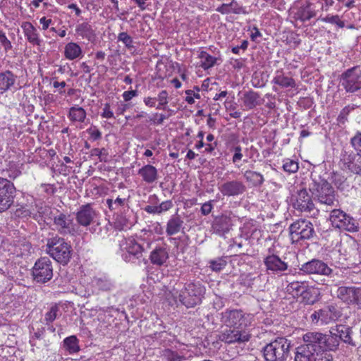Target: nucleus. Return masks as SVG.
I'll return each instance as SVG.
<instances>
[{
  "instance_id": "nucleus-1",
  "label": "nucleus",
  "mask_w": 361,
  "mask_h": 361,
  "mask_svg": "<svg viewBox=\"0 0 361 361\" xmlns=\"http://www.w3.org/2000/svg\"><path fill=\"white\" fill-rule=\"evenodd\" d=\"M314 200L327 206H334L338 202L336 192L331 184L322 176L312 175L309 185Z\"/></svg>"
},
{
  "instance_id": "nucleus-2",
  "label": "nucleus",
  "mask_w": 361,
  "mask_h": 361,
  "mask_svg": "<svg viewBox=\"0 0 361 361\" xmlns=\"http://www.w3.org/2000/svg\"><path fill=\"white\" fill-rule=\"evenodd\" d=\"M45 251L58 263L66 265L72 257L73 249L63 238L56 235L47 238Z\"/></svg>"
},
{
  "instance_id": "nucleus-3",
  "label": "nucleus",
  "mask_w": 361,
  "mask_h": 361,
  "mask_svg": "<svg viewBox=\"0 0 361 361\" xmlns=\"http://www.w3.org/2000/svg\"><path fill=\"white\" fill-rule=\"evenodd\" d=\"M290 342L278 337L267 344L262 350L266 361H286L290 357Z\"/></svg>"
},
{
  "instance_id": "nucleus-4",
  "label": "nucleus",
  "mask_w": 361,
  "mask_h": 361,
  "mask_svg": "<svg viewBox=\"0 0 361 361\" xmlns=\"http://www.w3.org/2000/svg\"><path fill=\"white\" fill-rule=\"evenodd\" d=\"M255 316L241 310H226L221 314V322L227 327L246 329L252 325Z\"/></svg>"
},
{
  "instance_id": "nucleus-5",
  "label": "nucleus",
  "mask_w": 361,
  "mask_h": 361,
  "mask_svg": "<svg viewBox=\"0 0 361 361\" xmlns=\"http://www.w3.org/2000/svg\"><path fill=\"white\" fill-rule=\"evenodd\" d=\"M43 213L46 215L45 219L49 221L55 229L61 234H70L72 233L73 219L70 214H64L56 209L45 207Z\"/></svg>"
},
{
  "instance_id": "nucleus-6",
  "label": "nucleus",
  "mask_w": 361,
  "mask_h": 361,
  "mask_svg": "<svg viewBox=\"0 0 361 361\" xmlns=\"http://www.w3.org/2000/svg\"><path fill=\"white\" fill-rule=\"evenodd\" d=\"M205 293V288L200 283L186 284L178 295V300L186 307H192L199 305Z\"/></svg>"
},
{
  "instance_id": "nucleus-7",
  "label": "nucleus",
  "mask_w": 361,
  "mask_h": 361,
  "mask_svg": "<svg viewBox=\"0 0 361 361\" xmlns=\"http://www.w3.org/2000/svg\"><path fill=\"white\" fill-rule=\"evenodd\" d=\"M126 247L124 250L126 253L123 255V259L127 262L135 263L136 260H140L142 257V253L147 251L151 247L152 242L144 239L135 240L129 238L125 240Z\"/></svg>"
},
{
  "instance_id": "nucleus-8",
  "label": "nucleus",
  "mask_w": 361,
  "mask_h": 361,
  "mask_svg": "<svg viewBox=\"0 0 361 361\" xmlns=\"http://www.w3.org/2000/svg\"><path fill=\"white\" fill-rule=\"evenodd\" d=\"M290 235L293 241L312 240L317 236L313 224L305 219H300L289 227Z\"/></svg>"
},
{
  "instance_id": "nucleus-9",
  "label": "nucleus",
  "mask_w": 361,
  "mask_h": 361,
  "mask_svg": "<svg viewBox=\"0 0 361 361\" xmlns=\"http://www.w3.org/2000/svg\"><path fill=\"white\" fill-rule=\"evenodd\" d=\"M329 220L334 228L352 233L358 231L359 224L357 220L341 209H333Z\"/></svg>"
},
{
  "instance_id": "nucleus-10",
  "label": "nucleus",
  "mask_w": 361,
  "mask_h": 361,
  "mask_svg": "<svg viewBox=\"0 0 361 361\" xmlns=\"http://www.w3.org/2000/svg\"><path fill=\"white\" fill-rule=\"evenodd\" d=\"M340 82L347 92L354 93L361 90V67L356 66L345 71L341 75Z\"/></svg>"
},
{
  "instance_id": "nucleus-11",
  "label": "nucleus",
  "mask_w": 361,
  "mask_h": 361,
  "mask_svg": "<svg viewBox=\"0 0 361 361\" xmlns=\"http://www.w3.org/2000/svg\"><path fill=\"white\" fill-rule=\"evenodd\" d=\"M33 279L41 283H47L53 277L51 261L47 257L38 259L32 269Z\"/></svg>"
},
{
  "instance_id": "nucleus-12",
  "label": "nucleus",
  "mask_w": 361,
  "mask_h": 361,
  "mask_svg": "<svg viewBox=\"0 0 361 361\" xmlns=\"http://www.w3.org/2000/svg\"><path fill=\"white\" fill-rule=\"evenodd\" d=\"M16 188L6 178L0 177V212L8 210L13 204Z\"/></svg>"
},
{
  "instance_id": "nucleus-13",
  "label": "nucleus",
  "mask_w": 361,
  "mask_h": 361,
  "mask_svg": "<svg viewBox=\"0 0 361 361\" xmlns=\"http://www.w3.org/2000/svg\"><path fill=\"white\" fill-rule=\"evenodd\" d=\"M251 334L246 329L229 327L219 334V339L226 344H242L250 341Z\"/></svg>"
},
{
  "instance_id": "nucleus-14",
  "label": "nucleus",
  "mask_w": 361,
  "mask_h": 361,
  "mask_svg": "<svg viewBox=\"0 0 361 361\" xmlns=\"http://www.w3.org/2000/svg\"><path fill=\"white\" fill-rule=\"evenodd\" d=\"M312 194L310 195L305 188L298 190L292 197L293 206L301 212L311 213L315 209Z\"/></svg>"
},
{
  "instance_id": "nucleus-15",
  "label": "nucleus",
  "mask_w": 361,
  "mask_h": 361,
  "mask_svg": "<svg viewBox=\"0 0 361 361\" xmlns=\"http://www.w3.org/2000/svg\"><path fill=\"white\" fill-rule=\"evenodd\" d=\"M300 270L306 274L331 276L333 269L326 263L319 259H312L301 265Z\"/></svg>"
},
{
  "instance_id": "nucleus-16",
  "label": "nucleus",
  "mask_w": 361,
  "mask_h": 361,
  "mask_svg": "<svg viewBox=\"0 0 361 361\" xmlns=\"http://www.w3.org/2000/svg\"><path fill=\"white\" fill-rule=\"evenodd\" d=\"M96 216L97 213L92 205L87 204L80 207L75 214V219L80 226L87 227L94 221Z\"/></svg>"
},
{
  "instance_id": "nucleus-17",
  "label": "nucleus",
  "mask_w": 361,
  "mask_h": 361,
  "mask_svg": "<svg viewBox=\"0 0 361 361\" xmlns=\"http://www.w3.org/2000/svg\"><path fill=\"white\" fill-rule=\"evenodd\" d=\"M219 190L224 196H238L245 192L246 186L242 181L233 180L221 184Z\"/></svg>"
},
{
  "instance_id": "nucleus-18",
  "label": "nucleus",
  "mask_w": 361,
  "mask_h": 361,
  "mask_svg": "<svg viewBox=\"0 0 361 361\" xmlns=\"http://www.w3.org/2000/svg\"><path fill=\"white\" fill-rule=\"evenodd\" d=\"M305 347H310L312 351L321 352L325 350L324 334L320 332H307L303 336Z\"/></svg>"
},
{
  "instance_id": "nucleus-19",
  "label": "nucleus",
  "mask_w": 361,
  "mask_h": 361,
  "mask_svg": "<svg viewBox=\"0 0 361 361\" xmlns=\"http://www.w3.org/2000/svg\"><path fill=\"white\" fill-rule=\"evenodd\" d=\"M264 263L267 271L275 274H283L288 270V265L286 262L274 254H270L264 259Z\"/></svg>"
},
{
  "instance_id": "nucleus-20",
  "label": "nucleus",
  "mask_w": 361,
  "mask_h": 361,
  "mask_svg": "<svg viewBox=\"0 0 361 361\" xmlns=\"http://www.w3.org/2000/svg\"><path fill=\"white\" fill-rule=\"evenodd\" d=\"M232 225L233 224L231 217L227 215L222 214L214 219L212 225V228L214 233L219 235H224L230 231Z\"/></svg>"
},
{
  "instance_id": "nucleus-21",
  "label": "nucleus",
  "mask_w": 361,
  "mask_h": 361,
  "mask_svg": "<svg viewBox=\"0 0 361 361\" xmlns=\"http://www.w3.org/2000/svg\"><path fill=\"white\" fill-rule=\"evenodd\" d=\"M317 12L313 4L307 0L300 3L298 10L295 13V18L302 22H305L316 16Z\"/></svg>"
},
{
  "instance_id": "nucleus-22",
  "label": "nucleus",
  "mask_w": 361,
  "mask_h": 361,
  "mask_svg": "<svg viewBox=\"0 0 361 361\" xmlns=\"http://www.w3.org/2000/svg\"><path fill=\"white\" fill-rule=\"evenodd\" d=\"M319 325L329 324L341 317V312L334 305H328L318 310Z\"/></svg>"
},
{
  "instance_id": "nucleus-23",
  "label": "nucleus",
  "mask_w": 361,
  "mask_h": 361,
  "mask_svg": "<svg viewBox=\"0 0 361 361\" xmlns=\"http://www.w3.org/2000/svg\"><path fill=\"white\" fill-rule=\"evenodd\" d=\"M169 259V252L164 247H156L150 253L149 259L153 265L162 266Z\"/></svg>"
},
{
  "instance_id": "nucleus-24",
  "label": "nucleus",
  "mask_w": 361,
  "mask_h": 361,
  "mask_svg": "<svg viewBox=\"0 0 361 361\" xmlns=\"http://www.w3.org/2000/svg\"><path fill=\"white\" fill-rule=\"evenodd\" d=\"M344 166L355 174L361 173V156L359 154L345 155L343 159Z\"/></svg>"
},
{
  "instance_id": "nucleus-25",
  "label": "nucleus",
  "mask_w": 361,
  "mask_h": 361,
  "mask_svg": "<svg viewBox=\"0 0 361 361\" xmlns=\"http://www.w3.org/2000/svg\"><path fill=\"white\" fill-rule=\"evenodd\" d=\"M356 287L354 286H341L336 291V296L342 302L350 305L355 304Z\"/></svg>"
},
{
  "instance_id": "nucleus-26",
  "label": "nucleus",
  "mask_w": 361,
  "mask_h": 361,
  "mask_svg": "<svg viewBox=\"0 0 361 361\" xmlns=\"http://www.w3.org/2000/svg\"><path fill=\"white\" fill-rule=\"evenodd\" d=\"M17 76L10 71L0 73V94L11 90L16 82Z\"/></svg>"
},
{
  "instance_id": "nucleus-27",
  "label": "nucleus",
  "mask_w": 361,
  "mask_h": 361,
  "mask_svg": "<svg viewBox=\"0 0 361 361\" xmlns=\"http://www.w3.org/2000/svg\"><path fill=\"white\" fill-rule=\"evenodd\" d=\"M92 283L95 288L103 292H110L116 288L115 282L106 275L94 277Z\"/></svg>"
},
{
  "instance_id": "nucleus-28",
  "label": "nucleus",
  "mask_w": 361,
  "mask_h": 361,
  "mask_svg": "<svg viewBox=\"0 0 361 361\" xmlns=\"http://www.w3.org/2000/svg\"><path fill=\"white\" fill-rule=\"evenodd\" d=\"M335 331L338 334L339 341H342L352 347L357 345L356 342L352 338L353 330L351 327L339 324L336 326Z\"/></svg>"
},
{
  "instance_id": "nucleus-29",
  "label": "nucleus",
  "mask_w": 361,
  "mask_h": 361,
  "mask_svg": "<svg viewBox=\"0 0 361 361\" xmlns=\"http://www.w3.org/2000/svg\"><path fill=\"white\" fill-rule=\"evenodd\" d=\"M21 27L23 30L25 36L30 44L38 46L41 44L42 41L39 37L37 30L31 23L24 22Z\"/></svg>"
},
{
  "instance_id": "nucleus-30",
  "label": "nucleus",
  "mask_w": 361,
  "mask_h": 361,
  "mask_svg": "<svg viewBox=\"0 0 361 361\" xmlns=\"http://www.w3.org/2000/svg\"><path fill=\"white\" fill-rule=\"evenodd\" d=\"M138 174L147 183H152L158 178L157 169L152 165L147 164L138 171Z\"/></svg>"
},
{
  "instance_id": "nucleus-31",
  "label": "nucleus",
  "mask_w": 361,
  "mask_h": 361,
  "mask_svg": "<svg viewBox=\"0 0 361 361\" xmlns=\"http://www.w3.org/2000/svg\"><path fill=\"white\" fill-rule=\"evenodd\" d=\"M75 32L79 36L89 42H93L95 39V32L88 23H82L77 25Z\"/></svg>"
},
{
  "instance_id": "nucleus-32",
  "label": "nucleus",
  "mask_w": 361,
  "mask_h": 361,
  "mask_svg": "<svg viewBox=\"0 0 361 361\" xmlns=\"http://www.w3.org/2000/svg\"><path fill=\"white\" fill-rule=\"evenodd\" d=\"M317 352L312 351L310 347L301 345L298 348L295 361H315Z\"/></svg>"
},
{
  "instance_id": "nucleus-33",
  "label": "nucleus",
  "mask_w": 361,
  "mask_h": 361,
  "mask_svg": "<svg viewBox=\"0 0 361 361\" xmlns=\"http://www.w3.org/2000/svg\"><path fill=\"white\" fill-rule=\"evenodd\" d=\"M260 96L259 93L250 90L244 93L242 100L244 106L247 109H252L259 104V99Z\"/></svg>"
},
{
  "instance_id": "nucleus-34",
  "label": "nucleus",
  "mask_w": 361,
  "mask_h": 361,
  "mask_svg": "<svg viewBox=\"0 0 361 361\" xmlns=\"http://www.w3.org/2000/svg\"><path fill=\"white\" fill-rule=\"evenodd\" d=\"M183 224V221L178 215H173L168 221L166 224V232L167 235H173L178 233Z\"/></svg>"
},
{
  "instance_id": "nucleus-35",
  "label": "nucleus",
  "mask_w": 361,
  "mask_h": 361,
  "mask_svg": "<svg viewBox=\"0 0 361 361\" xmlns=\"http://www.w3.org/2000/svg\"><path fill=\"white\" fill-rule=\"evenodd\" d=\"M81 47L75 42L68 43L64 48V56L68 60H74L82 56Z\"/></svg>"
},
{
  "instance_id": "nucleus-36",
  "label": "nucleus",
  "mask_w": 361,
  "mask_h": 361,
  "mask_svg": "<svg viewBox=\"0 0 361 361\" xmlns=\"http://www.w3.org/2000/svg\"><path fill=\"white\" fill-rule=\"evenodd\" d=\"M319 292L313 287L306 286L304 291L301 293V297L307 304L313 305L319 300Z\"/></svg>"
},
{
  "instance_id": "nucleus-37",
  "label": "nucleus",
  "mask_w": 361,
  "mask_h": 361,
  "mask_svg": "<svg viewBox=\"0 0 361 361\" xmlns=\"http://www.w3.org/2000/svg\"><path fill=\"white\" fill-rule=\"evenodd\" d=\"M198 57L200 59V66L204 70H208L212 68L216 63L218 59L204 51H200Z\"/></svg>"
},
{
  "instance_id": "nucleus-38",
  "label": "nucleus",
  "mask_w": 361,
  "mask_h": 361,
  "mask_svg": "<svg viewBox=\"0 0 361 361\" xmlns=\"http://www.w3.org/2000/svg\"><path fill=\"white\" fill-rule=\"evenodd\" d=\"M272 82L283 88H293L296 85L295 81L293 78L286 76L283 73L277 74L274 78Z\"/></svg>"
},
{
  "instance_id": "nucleus-39",
  "label": "nucleus",
  "mask_w": 361,
  "mask_h": 361,
  "mask_svg": "<svg viewBox=\"0 0 361 361\" xmlns=\"http://www.w3.org/2000/svg\"><path fill=\"white\" fill-rule=\"evenodd\" d=\"M324 341L325 350H335L339 345V338L338 334L330 331V335L324 334Z\"/></svg>"
},
{
  "instance_id": "nucleus-40",
  "label": "nucleus",
  "mask_w": 361,
  "mask_h": 361,
  "mask_svg": "<svg viewBox=\"0 0 361 361\" xmlns=\"http://www.w3.org/2000/svg\"><path fill=\"white\" fill-rule=\"evenodd\" d=\"M68 118L73 122L83 123L86 118V111L82 107L73 106L69 110Z\"/></svg>"
},
{
  "instance_id": "nucleus-41",
  "label": "nucleus",
  "mask_w": 361,
  "mask_h": 361,
  "mask_svg": "<svg viewBox=\"0 0 361 361\" xmlns=\"http://www.w3.org/2000/svg\"><path fill=\"white\" fill-rule=\"evenodd\" d=\"M63 347L69 353H75L79 352L80 346L78 339L75 336H71L63 340Z\"/></svg>"
},
{
  "instance_id": "nucleus-42",
  "label": "nucleus",
  "mask_w": 361,
  "mask_h": 361,
  "mask_svg": "<svg viewBox=\"0 0 361 361\" xmlns=\"http://www.w3.org/2000/svg\"><path fill=\"white\" fill-rule=\"evenodd\" d=\"M244 176L245 179L252 183L254 186H260L264 183L263 176L257 171L247 170L245 172Z\"/></svg>"
},
{
  "instance_id": "nucleus-43",
  "label": "nucleus",
  "mask_w": 361,
  "mask_h": 361,
  "mask_svg": "<svg viewBox=\"0 0 361 361\" xmlns=\"http://www.w3.org/2000/svg\"><path fill=\"white\" fill-rule=\"evenodd\" d=\"M128 219L122 214H116L114 216V227L118 230L122 231L128 226Z\"/></svg>"
},
{
  "instance_id": "nucleus-44",
  "label": "nucleus",
  "mask_w": 361,
  "mask_h": 361,
  "mask_svg": "<svg viewBox=\"0 0 361 361\" xmlns=\"http://www.w3.org/2000/svg\"><path fill=\"white\" fill-rule=\"evenodd\" d=\"M305 287V282L294 281L288 284L287 290L290 293L301 296V293L304 291Z\"/></svg>"
},
{
  "instance_id": "nucleus-45",
  "label": "nucleus",
  "mask_w": 361,
  "mask_h": 361,
  "mask_svg": "<svg viewBox=\"0 0 361 361\" xmlns=\"http://www.w3.org/2000/svg\"><path fill=\"white\" fill-rule=\"evenodd\" d=\"M168 98H169V94H168L167 91L166 90L161 91L159 93L157 98H156V100H157L159 102V104L157 106V109H166V105L169 102Z\"/></svg>"
},
{
  "instance_id": "nucleus-46",
  "label": "nucleus",
  "mask_w": 361,
  "mask_h": 361,
  "mask_svg": "<svg viewBox=\"0 0 361 361\" xmlns=\"http://www.w3.org/2000/svg\"><path fill=\"white\" fill-rule=\"evenodd\" d=\"M321 20L323 22H325V23H331V24H335L341 28H343L345 26L344 22L340 19V17L338 15H335V16L327 15L324 18H321Z\"/></svg>"
},
{
  "instance_id": "nucleus-47",
  "label": "nucleus",
  "mask_w": 361,
  "mask_h": 361,
  "mask_svg": "<svg viewBox=\"0 0 361 361\" xmlns=\"http://www.w3.org/2000/svg\"><path fill=\"white\" fill-rule=\"evenodd\" d=\"M118 40L122 42L128 49L134 48L133 38L126 32L118 34Z\"/></svg>"
},
{
  "instance_id": "nucleus-48",
  "label": "nucleus",
  "mask_w": 361,
  "mask_h": 361,
  "mask_svg": "<svg viewBox=\"0 0 361 361\" xmlns=\"http://www.w3.org/2000/svg\"><path fill=\"white\" fill-rule=\"evenodd\" d=\"M59 310V309L58 306L54 305H52L50 307L49 312H47L45 314L44 320L47 325H49V323L53 322L56 319Z\"/></svg>"
},
{
  "instance_id": "nucleus-49",
  "label": "nucleus",
  "mask_w": 361,
  "mask_h": 361,
  "mask_svg": "<svg viewBox=\"0 0 361 361\" xmlns=\"http://www.w3.org/2000/svg\"><path fill=\"white\" fill-rule=\"evenodd\" d=\"M283 169L285 171L292 173L297 172L299 166L298 162L288 159L283 164Z\"/></svg>"
},
{
  "instance_id": "nucleus-50",
  "label": "nucleus",
  "mask_w": 361,
  "mask_h": 361,
  "mask_svg": "<svg viewBox=\"0 0 361 361\" xmlns=\"http://www.w3.org/2000/svg\"><path fill=\"white\" fill-rule=\"evenodd\" d=\"M226 265V262L223 259L211 261L210 267L213 271H219Z\"/></svg>"
},
{
  "instance_id": "nucleus-51",
  "label": "nucleus",
  "mask_w": 361,
  "mask_h": 361,
  "mask_svg": "<svg viewBox=\"0 0 361 361\" xmlns=\"http://www.w3.org/2000/svg\"><path fill=\"white\" fill-rule=\"evenodd\" d=\"M315 361H333V356L327 350H324L317 353Z\"/></svg>"
},
{
  "instance_id": "nucleus-52",
  "label": "nucleus",
  "mask_w": 361,
  "mask_h": 361,
  "mask_svg": "<svg viewBox=\"0 0 361 361\" xmlns=\"http://www.w3.org/2000/svg\"><path fill=\"white\" fill-rule=\"evenodd\" d=\"M351 144L357 152V154L361 156V133H357L351 139Z\"/></svg>"
},
{
  "instance_id": "nucleus-53",
  "label": "nucleus",
  "mask_w": 361,
  "mask_h": 361,
  "mask_svg": "<svg viewBox=\"0 0 361 361\" xmlns=\"http://www.w3.org/2000/svg\"><path fill=\"white\" fill-rule=\"evenodd\" d=\"M15 214L18 217L25 218L30 216L33 212L30 209L22 206L20 208L16 209Z\"/></svg>"
},
{
  "instance_id": "nucleus-54",
  "label": "nucleus",
  "mask_w": 361,
  "mask_h": 361,
  "mask_svg": "<svg viewBox=\"0 0 361 361\" xmlns=\"http://www.w3.org/2000/svg\"><path fill=\"white\" fill-rule=\"evenodd\" d=\"M6 173L7 174H5V176H7L11 179H15L20 175L21 171L17 169V167L12 166L9 169H6Z\"/></svg>"
},
{
  "instance_id": "nucleus-55",
  "label": "nucleus",
  "mask_w": 361,
  "mask_h": 361,
  "mask_svg": "<svg viewBox=\"0 0 361 361\" xmlns=\"http://www.w3.org/2000/svg\"><path fill=\"white\" fill-rule=\"evenodd\" d=\"M352 108L349 106H345L340 112L338 116V121L344 123L347 120V116L350 112Z\"/></svg>"
},
{
  "instance_id": "nucleus-56",
  "label": "nucleus",
  "mask_w": 361,
  "mask_h": 361,
  "mask_svg": "<svg viewBox=\"0 0 361 361\" xmlns=\"http://www.w3.org/2000/svg\"><path fill=\"white\" fill-rule=\"evenodd\" d=\"M230 10L231 13H235V14H240L241 13H245V11L242 6H240L236 1L234 0H232V1L230 3Z\"/></svg>"
},
{
  "instance_id": "nucleus-57",
  "label": "nucleus",
  "mask_w": 361,
  "mask_h": 361,
  "mask_svg": "<svg viewBox=\"0 0 361 361\" xmlns=\"http://www.w3.org/2000/svg\"><path fill=\"white\" fill-rule=\"evenodd\" d=\"M213 202L214 200H209L202 205L200 211L202 215L207 216L211 213L213 209Z\"/></svg>"
},
{
  "instance_id": "nucleus-58",
  "label": "nucleus",
  "mask_w": 361,
  "mask_h": 361,
  "mask_svg": "<svg viewBox=\"0 0 361 361\" xmlns=\"http://www.w3.org/2000/svg\"><path fill=\"white\" fill-rule=\"evenodd\" d=\"M173 206V204L171 200H166L162 202L159 205H158L159 214L162 212H166L171 209Z\"/></svg>"
},
{
  "instance_id": "nucleus-59",
  "label": "nucleus",
  "mask_w": 361,
  "mask_h": 361,
  "mask_svg": "<svg viewBox=\"0 0 361 361\" xmlns=\"http://www.w3.org/2000/svg\"><path fill=\"white\" fill-rule=\"evenodd\" d=\"M87 132L93 140H97L102 137L101 132L96 127L88 128Z\"/></svg>"
},
{
  "instance_id": "nucleus-60",
  "label": "nucleus",
  "mask_w": 361,
  "mask_h": 361,
  "mask_svg": "<svg viewBox=\"0 0 361 361\" xmlns=\"http://www.w3.org/2000/svg\"><path fill=\"white\" fill-rule=\"evenodd\" d=\"M234 151V155L233 157L232 161L233 163L238 162L243 158V154L241 153V147L240 145L235 146L233 148Z\"/></svg>"
},
{
  "instance_id": "nucleus-61",
  "label": "nucleus",
  "mask_w": 361,
  "mask_h": 361,
  "mask_svg": "<svg viewBox=\"0 0 361 361\" xmlns=\"http://www.w3.org/2000/svg\"><path fill=\"white\" fill-rule=\"evenodd\" d=\"M102 117L105 118H114V113L110 109V105L109 104L106 103L104 105V107L103 109V112L102 113Z\"/></svg>"
},
{
  "instance_id": "nucleus-62",
  "label": "nucleus",
  "mask_w": 361,
  "mask_h": 361,
  "mask_svg": "<svg viewBox=\"0 0 361 361\" xmlns=\"http://www.w3.org/2000/svg\"><path fill=\"white\" fill-rule=\"evenodd\" d=\"M137 95V92L136 90L126 91L123 94V97L124 101L128 102L133 97H136Z\"/></svg>"
},
{
  "instance_id": "nucleus-63",
  "label": "nucleus",
  "mask_w": 361,
  "mask_h": 361,
  "mask_svg": "<svg viewBox=\"0 0 361 361\" xmlns=\"http://www.w3.org/2000/svg\"><path fill=\"white\" fill-rule=\"evenodd\" d=\"M248 47V42L247 40H243L241 42L240 46H236L232 48V52L233 54H238L239 53L240 49L245 50Z\"/></svg>"
},
{
  "instance_id": "nucleus-64",
  "label": "nucleus",
  "mask_w": 361,
  "mask_h": 361,
  "mask_svg": "<svg viewBox=\"0 0 361 361\" xmlns=\"http://www.w3.org/2000/svg\"><path fill=\"white\" fill-rule=\"evenodd\" d=\"M217 11L222 14L231 13L230 4H223L219 6L216 9Z\"/></svg>"
}]
</instances>
